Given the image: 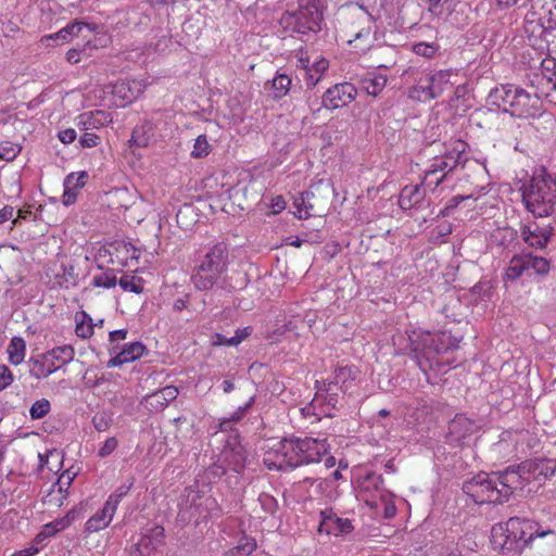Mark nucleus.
<instances>
[{
  "instance_id": "nucleus-21",
  "label": "nucleus",
  "mask_w": 556,
  "mask_h": 556,
  "mask_svg": "<svg viewBox=\"0 0 556 556\" xmlns=\"http://www.w3.org/2000/svg\"><path fill=\"white\" fill-rule=\"evenodd\" d=\"M319 516V533L339 536L348 534L354 529L352 521L349 518L339 517L332 508L320 510Z\"/></svg>"
},
{
  "instance_id": "nucleus-61",
  "label": "nucleus",
  "mask_w": 556,
  "mask_h": 556,
  "mask_svg": "<svg viewBox=\"0 0 556 556\" xmlns=\"http://www.w3.org/2000/svg\"><path fill=\"white\" fill-rule=\"evenodd\" d=\"M77 137L76 130L74 128H66L63 130H60L58 134V138L61 142L65 144H70L75 141Z\"/></svg>"
},
{
  "instance_id": "nucleus-20",
  "label": "nucleus",
  "mask_w": 556,
  "mask_h": 556,
  "mask_svg": "<svg viewBox=\"0 0 556 556\" xmlns=\"http://www.w3.org/2000/svg\"><path fill=\"white\" fill-rule=\"evenodd\" d=\"M388 490L383 488V478L381 475L376 472H367L361 477L357 481V492L361 500H363L367 506H376L378 498L382 493Z\"/></svg>"
},
{
  "instance_id": "nucleus-23",
  "label": "nucleus",
  "mask_w": 556,
  "mask_h": 556,
  "mask_svg": "<svg viewBox=\"0 0 556 556\" xmlns=\"http://www.w3.org/2000/svg\"><path fill=\"white\" fill-rule=\"evenodd\" d=\"M480 425L477 420L464 414H457L448 424L447 438L451 442L460 444L478 431Z\"/></svg>"
},
{
  "instance_id": "nucleus-24",
  "label": "nucleus",
  "mask_w": 556,
  "mask_h": 556,
  "mask_svg": "<svg viewBox=\"0 0 556 556\" xmlns=\"http://www.w3.org/2000/svg\"><path fill=\"white\" fill-rule=\"evenodd\" d=\"M552 236V228L548 225H540L530 222L521 227L522 240L531 248H544Z\"/></svg>"
},
{
  "instance_id": "nucleus-10",
  "label": "nucleus",
  "mask_w": 556,
  "mask_h": 556,
  "mask_svg": "<svg viewBox=\"0 0 556 556\" xmlns=\"http://www.w3.org/2000/svg\"><path fill=\"white\" fill-rule=\"evenodd\" d=\"M75 350L72 345L56 346L28 359L29 374L36 379H43L61 369L74 359Z\"/></svg>"
},
{
  "instance_id": "nucleus-18",
  "label": "nucleus",
  "mask_w": 556,
  "mask_h": 556,
  "mask_svg": "<svg viewBox=\"0 0 556 556\" xmlns=\"http://www.w3.org/2000/svg\"><path fill=\"white\" fill-rule=\"evenodd\" d=\"M147 85L139 79H121L112 86L111 103L116 108H125L143 93Z\"/></svg>"
},
{
  "instance_id": "nucleus-43",
  "label": "nucleus",
  "mask_w": 556,
  "mask_h": 556,
  "mask_svg": "<svg viewBox=\"0 0 556 556\" xmlns=\"http://www.w3.org/2000/svg\"><path fill=\"white\" fill-rule=\"evenodd\" d=\"M118 285L126 292L140 294L143 291V279L135 275L122 276Z\"/></svg>"
},
{
  "instance_id": "nucleus-42",
  "label": "nucleus",
  "mask_w": 556,
  "mask_h": 556,
  "mask_svg": "<svg viewBox=\"0 0 556 556\" xmlns=\"http://www.w3.org/2000/svg\"><path fill=\"white\" fill-rule=\"evenodd\" d=\"M75 332L81 339H88L93 334L92 319L85 312L80 313V319L78 315L76 316Z\"/></svg>"
},
{
  "instance_id": "nucleus-34",
  "label": "nucleus",
  "mask_w": 556,
  "mask_h": 556,
  "mask_svg": "<svg viewBox=\"0 0 556 556\" xmlns=\"http://www.w3.org/2000/svg\"><path fill=\"white\" fill-rule=\"evenodd\" d=\"M292 84V78L285 73H277L270 81L271 98L274 100H280L285 98Z\"/></svg>"
},
{
  "instance_id": "nucleus-45",
  "label": "nucleus",
  "mask_w": 556,
  "mask_h": 556,
  "mask_svg": "<svg viewBox=\"0 0 556 556\" xmlns=\"http://www.w3.org/2000/svg\"><path fill=\"white\" fill-rule=\"evenodd\" d=\"M429 10L432 14L442 16L450 14L457 1L456 0H428Z\"/></svg>"
},
{
  "instance_id": "nucleus-30",
  "label": "nucleus",
  "mask_w": 556,
  "mask_h": 556,
  "mask_svg": "<svg viewBox=\"0 0 556 556\" xmlns=\"http://www.w3.org/2000/svg\"><path fill=\"white\" fill-rule=\"evenodd\" d=\"M114 515L115 511L104 504L99 511L86 521L85 531L93 533L105 529L113 520Z\"/></svg>"
},
{
  "instance_id": "nucleus-54",
  "label": "nucleus",
  "mask_w": 556,
  "mask_h": 556,
  "mask_svg": "<svg viewBox=\"0 0 556 556\" xmlns=\"http://www.w3.org/2000/svg\"><path fill=\"white\" fill-rule=\"evenodd\" d=\"M76 518L75 510H70L64 517L55 519L52 522V527L58 531H62L68 528Z\"/></svg>"
},
{
  "instance_id": "nucleus-57",
  "label": "nucleus",
  "mask_w": 556,
  "mask_h": 556,
  "mask_svg": "<svg viewBox=\"0 0 556 556\" xmlns=\"http://www.w3.org/2000/svg\"><path fill=\"white\" fill-rule=\"evenodd\" d=\"M79 143L83 148H94L100 143V138L98 135L87 130L80 136Z\"/></svg>"
},
{
  "instance_id": "nucleus-41",
  "label": "nucleus",
  "mask_w": 556,
  "mask_h": 556,
  "mask_svg": "<svg viewBox=\"0 0 556 556\" xmlns=\"http://www.w3.org/2000/svg\"><path fill=\"white\" fill-rule=\"evenodd\" d=\"M256 548V541L251 536H242L233 548L228 551L229 556H250Z\"/></svg>"
},
{
  "instance_id": "nucleus-19",
  "label": "nucleus",
  "mask_w": 556,
  "mask_h": 556,
  "mask_svg": "<svg viewBox=\"0 0 556 556\" xmlns=\"http://www.w3.org/2000/svg\"><path fill=\"white\" fill-rule=\"evenodd\" d=\"M356 87L351 83H340L328 88L323 96V105L328 110H337L346 106L355 100Z\"/></svg>"
},
{
  "instance_id": "nucleus-55",
  "label": "nucleus",
  "mask_w": 556,
  "mask_h": 556,
  "mask_svg": "<svg viewBox=\"0 0 556 556\" xmlns=\"http://www.w3.org/2000/svg\"><path fill=\"white\" fill-rule=\"evenodd\" d=\"M117 445H118L117 439L115 437H110L104 441L102 446L99 448L98 455L101 458L108 457L116 450Z\"/></svg>"
},
{
  "instance_id": "nucleus-12",
  "label": "nucleus",
  "mask_w": 556,
  "mask_h": 556,
  "mask_svg": "<svg viewBox=\"0 0 556 556\" xmlns=\"http://www.w3.org/2000/svg\"><path fill=\"white\" fill-rule=\"evenodd\" d=\"M508 468L518 478V490H521L531 482L541 485L553 477L556 473V459H532Z\"/></svg>"
},
{
  "instance_id": "nucleus-56",
  "label": "nucleus",
  "mask_w": 556,
  "mask_h": 556,
  "mask_svg": "<svg viewBox=\"0 0 556 556\" xmlns=\"http://www.w3.org/2000/svg\"><path fill=\"white\" fill-rule=\"evenodd\" d=\"M252 333L251 327L238 328L233 337L229 338L228 346H237Z\"/></svg>"
},
{
  "instance_id": "nucleus-22",
  "label": "nucleus",
  "mask_w": 556,
  "mask_h": 556,
  "mask_svg": "<svg viewBox=\"0 0 556 556\" xmlns=\"http://www.w3.org/2000/svg\"><path fill=\"white\" fill-rule=\"evenodd\" d=\"M164 529L155 526L144 532L129 551V556H152L163 544Z\"/></svg>"
},
{
  "instance_id": "nucleus-13",
  "label": "nucleus",
  "mask_w": 556,
  "mask_h": 556,
  "mask_svg": "<svg viewBox=\"0 0 556 556\" xmlns=\"http://www.w3.org/2000/svg\"><path fill=\"white\" fill-rule=\"evenodd\" d=\"M263 462L270 470L286 471L298 467L299 458L295 453L294 440L282 439L268 444Z\"/></svg>"
},
{
  "instance_id": "nucleus-58",
  "label": "nucleus",
  "mask_w": 556,
  "mask_h": 556,
  "mask_svg": "<svg viewBox=\"0 0 556 556\" xmlns=\"http://www.w3.org/2000/svg\"><path fill=\"white\" fill-rule=\"evenodd\" d=\"M38 458H39L40 468H45V467H48L50 458H55L58 460L59 465H61L63 455L59 451L52 450V451H48L46 454L39 453Z\"/></svg>"
},
{
  "instance_id": "nucleus-39",
  "label": "nucleus",
  "mask_w": 556,
  "mask_h": 556,
  "mask_svg": "<svg viewBox=\"0 0 556 556\" xmlns=\"http://www.w3.org/2000/svg\"><path fill=\"white\" fill-rule=\"evenodd\" d=\"M132 485H134L132 479H129L128 481L122 483L108 497V500H106V502L104 504L108 505L111 509H113L116 513L118 504L129 493V491L131 490Z\"/></svg>"
},
{
  "instance_id": "nucleus-63",
  "label": "nucleus",
  "mask_w": 556,
  "mask_h": 556,
  "mask_svg": "<svg viewBox=\"0 0 556 556\" xmlns=\"http://www.w3.org/2000/svg\"><path fill=\"white\" fill-rule=\"evenodd\" d=\"M76 199H77V190H74L73 188H64L62 201L66 206L75 203Z\"/></svg>"
},
{
  "instance_id": "nucleus-26",
  "label": "nucleus",
  "mask_w": 556,
  "mask_h": 556,
  "mask_svg": "<svg viewBox=\"0 0 556 556\" xmlns=\"http://www.w3.org/2000/svg\"><path fill=\"white\" fill-rule=\"evenodd\" d=\"M178 394V388L174 386H166L156 392L146 395L141 403H146L150 410L159 412L165 408L168 403L174 401Z\"/></svg>"
},
{
  "instance_id": "nucleus-16",
  "label": "nucleus",
  "mask_w": 556,
  "mask_h": 556,
  "mask_svg": "<svg viewBox=\"0 0 556 556\" xmlns=\"http://www.w3.org/2000/svg\"><path fill=\"white\" fill-rule=\"evenodd\" d=\"M293 440L299 466L318 463L321 456L326 455L329 450L326 439L305 437L303 439L293 438Z\"/></svg>"
},
{
  "instance_id": "nucleus-5",
  "label": "nucleus",
  "mask_w": 556,
  "mask_h": 556,
  "mask_svg": "<svg viewBox=\"0 0 556 556\" xmlns=\"http://www.w3.org/2000/svg\"><path fill=\"white\" fill-rule=\"evenodd\" d=\"M523 203L535 217L549 216L556 205V175L536 172L522 192Z\"/></svg>"
},
{
  "instance_id": "nucleus-38",
  "label": "nucleus",
  "mask_w": 556,
  "mask_h": 556,
  "mask_svg": "<svg viewBox=\"0 0 556 556\" xmlns=\"http://www.w3.org/2000/svg\"><path fill=\"white\" fill-rule=\"evenodd\" d=\"M153 136L152 124L146 122L140 126H136L131 134L130 142L137 147H147Z\"/></svg>"
},
{
  "instance_id": "nucleus-6",
  "label": "nucleus",
  "mask_w": 556,
  "mask_h": 556,
  "mask_svg": "<svg viewBox=\"0 0 556 556\" xmlns=\"http://www.w3.org/2000/svg\"><path fill=\"white\" fill-rule=\"evenodd\" d=\"M323 13L316 0H298L296 10L286 11L279 18L280 27L289 35L301 39L321 29Z\"/></svg>"
},
{
  "instance_id": "nucleus-11",
  "label": "nucleus",
  "mask_w": 556,
  "mask_h": 556,
  "mask_svg": "<svg viewBox=\"0 0 556 556\" xmlns=\"http://www.w3.org/2000/svg\"><path fill=\"white\" fill-rule=\"evenodd\" d=\"M466 147L464 141H456L451 150H447L444 154L435 156L425 172V181L428 185L439 186L445 176L457 168L464 166L466 163Z\"/></svg>"
},
{
  "instance_id": "nucleus-9",
  "label": "nucleus",
  "mask_w": 556,
  "mask_h": 556,
  "mask_svg": "<svg viewBox=\"0 0 556 556\" xmlns=\"http://www.w3.org/2000/svg\"><path fill=\"white\" fill-rule=\"evenodd\" d=\"M457 77V70L429 71L408 89V97L419 102H429L441 97L445 90L454 86Z\"/></svg>"
},
{
  "instance_id": "nucleus-60",
  "label": "nucleus",
  "mask_w": 556,
  "mask_h": 556,
  "mask_svg": "<svg viewBox=\"0 0 556 556\" xmlns=\"http://www.w3.org/2000/svg\"><path fill=\"white\" fill-rule=\"evenodd\" d=\"M92 424L98 431H105L110 428L111 419L105 414H97L92 418Z\"/></svg>"
},
{
  "instance_id": "nucleus-40",
  "label": "nucleus",
  "mask_w": 556,
  "mask_h": 556,
  "mask_svg": "<svg viewBox=\"0 0 556 556\" xmlns=\"http://www.w3.org/2000/svg\"><path fill=\"white\" fill-rule=\"evenodd\" d=\"M76 477V472H73L71 469L65 470L58 479V481L52 486V493L55 492V489L60 495L58 501H62L66 497L67 490L71 486L74 478Z\"/></svg>"
},
{
  "instance_id": "nucleus-47",
  "label": "nucleus",
  "mask_w": 556,
  "mask_h": 556,
  "mask_svg": "<svg viewBox=\"0 0 556 556\" xmlns=\"http://www.w3.org/2000/svg\"><path fill=\"white\" fill-rule=\"evenodd\" d=\"M412 51L426 59H432L439 51V46L435 42H418L413 45Z\"/></svg>"
},
{
  "instance_id": "nucleus-29",
  "label": "nucleus",
  "mask_w": 556,
  "mask_h": 556,
  "mask_svg": "<svg viewBox=\"0 0 556 556\" xmlns=\"http://www.w3.org/2000/svg\"><path fill=\"white\" fill-rule=\"evenodd\" d=\"M144 350V345L140 342L129 343L109 361V366L118 367L123 364L134 362L143 355Z\"/></svg>"
},
{
  "instance_id": "nucleus-35",
  "label": "nucleus",
  "mask_w": 556,
  "mask_h": 556,
  "mask_svg": "<svg viewBox=\"0 0 556 556\" xmlns=\"http://www.w3.org/2000/svg\"><path fill=\"white\" fill-rule=\"evenodd\" d=\"M9 361L12 365H20L26 355V342L21 337H13L7 348Z\"/></svg>"
},
{
  "instance_id": "nucleus-46",
  "label": "nucleus",
  "mask_w": 556,
  "mask_h": 556,
  "mask_svg": "<svg viewBox=\"0 0 556 556\" xmlns=\"http://www.w3.org/2000/svg\"><path fill=\"white\" fill-rule=\"evenodd\" d=\"M117 283V278L112 270H108L101 273L99 275H94L91 285L97 288H105L110 289L115 287Z\"/></svg>"
},
{
  "instance_id": "nucleus-36",
  "label": "nucleus",
  "mask_w": 556,
  "mask_h": 556,
  "mask_svg": "<svg viewBox=\"0 0 556 556\" xmlns=\"http://www.w3.org/2000/svg\"><path fill=\"white\" fill-rule=\"evenodd\" d=\"M378 498V504L376 506H370L371 509L379 514V510H382V517L384 519H391L396 515V506L393 502V494L387 491L382 493Z\"/></svg>"
},
{
  "instance_id": "nucleus-28",
  "label": "nucleus",
  "mask_w": 556,
  "mask_h": 556,
  "mask_svg": "<svg viewBox=\"0 0 556 556\" xmlns=\"http://www.w3.org/2000/svg\"><path fill=\"white\" fill-rule=\"evenodd\" d=\"M357 370L351 366L339 367L333 371L332 380L329 382L331 389L349 392L356 379Z\"/></svg>"
},
{
  "instance_id": "nucleus-64",
  "label": "nucleus",
  "mask_w": 556,
  "mask_h": 556,
  "mask_svg": "<svg viewBox=\"0 0 556 556\" xmlns=\"http://www.w3.org/2000/svg\"><path fill=\"white\" fill-rule=\"evenodd\" d=\"M260 501L268 513L273 514L275 511L277 504L274 497L269 495H263L260 497Z\"/></svg>"
},
{
  "instance_id": "nucleus-52",
  "label": "nucleus",
  "mask_w": 556,
  "mask_h": 556,
  "mask_svg": "<svg viewBox=\"0 0 556 556\" xmlns=\"http://www.w3.org/2000/svg\"><path fill=\"white\" fill-rule=\"evenodd\" d=\"M361 41V45H355V49L357 50V53H364L367 51L370 47L371 40H370V29H362L358 31L355 37L354 41ZM349 43L352 45L353 40H349Z\"/></svg>"
},
{
  "instance_id": "nucleus-32",
  "label": "nucleus",
  "mask_w": 556,
  "mask_h": 556,
  "mask_svg": "<svg viewBox=\"0 0 556 556\" xmlns=\"http://www.w3.org/2000/svg\"><path fill=\"white\" fill-rule=\"evenodd\" d=\"M388 78L383 74L368 73L361 79V89L368 96L377 97L387 85Z\"/></svg>"
},
{
  "instance_id": "nucleus-49",
  "label": "nucleus",
  "mask_w": 556,
  "mask_h": 556,
  "mask_svg": "<svg viewBox=\"0 0 556 556\" xmlns=\"http://www.w3.org/2000/svg\"><path fill=\"white\" fill-rule=\"evenodd\" d=\"M252 401L253 400H251L244 406L239 407L236 412L231 413L229 417L222 419L220 422H219V429L222 431L230 430L232 424L239 421L243 417L244 412L251 406Z\"/></svg>"
},
{
  "instance_id": "nucleus-50",
  "label": "nucleus",
  "mask_w": 556,
  "mask_h": 556,
  "mask_svg": "<svg viewBox=\"0 0 556 556\" xmlns=\"http://www.w3.org/2000/svg\"><path fill=\"white\" fill-rule=\"evenodd\" d=\"M21 152V146L11 141L0 143V159L7 162L13 161Z\"/></svg>"
},
{
  "instance_id": "nucleus-14",
  "label": "nucleus",
  "mask_w": 556,
  "mask_h": 556,
  "mask_svg": "<svg viewBox=\"0 0 556 556\" xmlns=\"http://www.w3.org/2000/svg\"><path fill=\"white\" fill-rule=\"evenodd\" d=\"M339 390L331 389V384L317 386L315 397L301 408L305 418H313L312 421L320 420L321 417H331L339 403Z\"/></svg>"
},
{
  "instance_id": "nucleus-4",
  "label": "nucleus",
  "mask_w": 556,
  "mask_h": 556,
  "mask_svg": "<svg viewBox=\"0 0 556 556\" xmlns=\"http://www.w3.org/2000/svg\"><path fill=\"white\" fill-rule=\"evenodd\" d=\"M229 265V251L223 243L213 245L200 260L191 275V281L200 291L223 287V279Z\"/></svg>"
},
{
  "instance_id": "nucleus-48",
  "label": "nucleus",
  "mask_w": 556,
  "mask_h": 556,
  "mask_svg": "<svg viewBox=\"0 0 556 556\" xmlns=\"http://www.w3.org/2000/svg\"><path fill=\"white\" fill-rule=\"evenodd\" d=\"M88 178L87 172H78L68 174L63 182L64 188H73L74 190H78L83 188Z\"/></svg>"
},
{
  "instance_id": "nucleus-27",
  "label": "nucleus",
  "mask_w": 556,
  "mask_h": 556,
  "mask_svg": "<svg viewBox=\"0 0 556 556\" xmlns=\"http://www.w3.org/2000/svg\"><path fill=\"white\" fill-rule=\"evenodd\" d=\"M426 197L422 185L405 186L399 197V205L403 210H412L421 205Z\"/></svg>"
},
{
  "instance_id": "nucleus-2",
  "label": "nucleus",
  "mask_w": 556,
  "mask_h": 556,
  "mask_svg": "<svg viewBox=\"0 0 556 556\" xmlns=\"http://www.w3.org/2000/svg\"><path fill=\"white\" fill-rule=\"evenodd\" d=\"M549 530L530 519L518 517L509 518L504 523L493 526L491 530V544L494 549L502 553H520L531 541L536 538H544Z\"/></svg>"
},
{
  "instance_id": "nucleus-8",
  "label": "nucleus",
  "mask_w": 556,
  "mask_h": 556,
  "mask_svg": "<svg viewBox=\"0 0 556 556\" xmlns=\"http://www.w3.org/2000/svg\"><path fill=\"white\" fill-rule=\"evenodd\" d=\"M551 269L549 261L531 252L514 255L503 275L504 282L521 279L523 282H539L547 276Z\"/></svg>"
},
{
  "instance_id": "nucleus-59",
  "label": "nucleus",
  "mask_w": 556,
  "mask_h": 556,
  "mask_svg": "<svg viewBox=\"0 0 556 556\" xmlns=\"http://www.w3.org/2000/svg\"><path fill=\"white\" fill-rule=\"evenodd\" d=\"M13 381L11 370L5 365H0V391L8 388Z\"/></svg>"
},
{
  "instance_id": "nucleus-15",
  "label": "nucleus",
  "mask_w": 556,
  "mask_h": 556,
  "mask_svg": "<svg viewBox=\"0 0 556 556\" xmlns=\"http://www.w3.org/2000/svg\"><path fill=\"white\" fill-rule=\"evenodd\" d=\"M296 68L303 71V79L308 88H314L323 78L329 67V62L325 58L316 56L314 60L307 51L300 49L296 51Z\"/></svg>"
},
{
  "instance_id": "nucleus-62",
  "label": "nucleus",
  "mask_w": 556,
  "mask_h": 556,
  "mask_svg": "<svg viewBox=\"0 0 556 556\" xmlns=\"http://www.w3.org/2000/svg\"><path fill=\"white\" fill-rule=\"evenodd\" d=\"M453 87H455L454 89V96L450 99V106H455V101H457L459 98L464 97L467 89H466V86L464 84H455Z\"/></svg>"
},
{
  "instance_id": "nucleus-1",
  "label": "nucleus",
  "mask_w": 556,
  "mask_h": 556,
  "mask_svg": "<svg viewBox=\"0 0 556 556\" xmlns=\"http://www.w3.org/2000/svg\"><path fill=\"white\" fill-rule=\"evenodd\" d=\"M408 338L417 365L425 374H444L450 370L453 363L450 354L456 349L450 333L414 330Z\"/></svg>"
},
{
  "instance_id": "nucleus-17",
  "label": "nucleus",
  "mask_w": 556,
  "mask_h": 556,
  "mask_svg": "<svg viewBox=\"0 0 556 556\" xmlns=\"http://www.w3.org/2000/svg\"><path fill=\"white\" fill-rule=\"evenodd\" d=\"M109 257L108 263L117 266H128L130 262L139 258L138 249L126 241H114L99 250L98 257Z\"/></svg>"
},
{
  "instance_id": "nucleus-53",
  "label": "nucleus",
  "mask_w": 556,
  "mask_h": 556,
  "mask_svg": "<svg viewBox=\"0 0 556 556\" xmlns=\"http://www.w3.org/2000/svg\"><path fill=\"white\" fill-rule=\"evenodd\" d=\"M151 43H152V49H153L155 55L157 56V55L164 53L165 51H167L173 42H172V38L168 35L163 34V35L159 36L155 41H151Z\"/></svg>"
},
{
  "instance_id": "nucleus-31",
  "label": "nucleus",
  "mask_w": 556,
  "mask_h": 556,
  "mask_svg": "<svg viewBox=\"0 0 556 556\" xmlns=\"http://www.w3.org/2000/svg\"><path fill=\"white\" fill-rule=\"evenodd\" d=\"M83 29H88L89 31H92V28L89 24L75 21L71 24H67L59 31L45 36L42 40L47 43L56 39H61L62 41H68L73 37L77 36L79 33H81Z\"/></svg>"
},
{
  "instance_id": "nucleus-37",
  "label": "nucleus",
  "mask_w": 556,
  "mask_h": 556,
  "mask_svg": "<svg viewBox=\"0 0 556 556\" xmlns=\"http://www.w3.org/2000/svg\"><path fill=\"white\" fill-rule=\"evenodd\" d=\"M314 198V193L306 191L294 200V206L296 207L295 216L299 219H307L313 215V204L311 200Z\"/></svg>"
},
{
  "instance_id": "nucleus-3",
  "label": "nucleus",
  "mask_w": 556,
  "mask_h": 556,
  "mask_svg": "<svg viewBox=\"0 0 556 556\" xmlns=\"http://www.w3.org/2000/svg\"><path fill=\"white\" fill-rule=\"evenodd\" d=\"M517 479L509 468L492 475L481 472L465 482L463 491L479 505L502 503L508 500L515 490H518Z\"/></svg>"
},
{
  "instance_id": "nucleus-44",
  "label": "nucleus",
  "mask_w": 556,
  "mask_h": 556,
  "mask_svg": "<svg viewBox=\"0 0 556 556\" xmlns=\"http://www.w3.org/2000/svg\"><path fill=\"white\" fill-rule=\"evenodd\" d=\"M212 151L206 135H200L195 138L190 155L192 159L206 157Z\"/></svg>"
},
{
  "instance_id": "nucleus-51",
  "label": "nucleus",
  "mask_w": 556,
  "mask_h": 556,
  "mask_svg": "<svg viewBox=\"0 0 556 556\" xmlns=\"http://www.w3.org/2000/svg\"><path fill=\"white\" fill-rule=\"evenodd\" d=\"M51 409V404L48 400L41 399L36 401L29 409L31 419H40L45 417Z\"/></svg>"
},
{
  "instance_id": "nucleus-25",
  "label": "nucleus",
  "mask_w": 556,
  "mask_h": 556,
  "mask_svg": "<svg viewBox=\"0 0 556 556\" xmlns=\"http://www.w3.org/2000/svg\"><path fill=\"white\" fill-rule=\"evenodd\" d=\"M112 122V114L103 110L85 112L76 117V125L81 131L98 130L109 126Z\"/></svg>"
},
{
  "instance_id": "nucleus-33",
  "label": "nucleus",
  "mask_w": 556,
  "mask_h": 556,
  "mask_svg": "<svg viewBox=\"0 0 556 556\" xmlns=\"http://www.w3.org/2000/svg\"><path fill=\"white\" fill-rule=\"evenodd\" d=\"M156 58L152 43H138L126 52V59L128 61L138 63L140 65H147L149 62L154 61Z\"/></svg>"
},
{
  "instance_id": "nucleus-7",
  "label": "nucleus",
  "mask_w": 556,
  "mask_h": 556,
  "mask_svg": "<svg viewBox=\"0 0 556 556\" xmlns=\"http://www.w3.org/2000/svg\"><path fill=\"white\" fill-rule=\"evenodd\" d=\"M492 105L516 117L533 116L536 112L538 98L514 85H502L489 94Z\"/></svg>"
}]
</instances>
